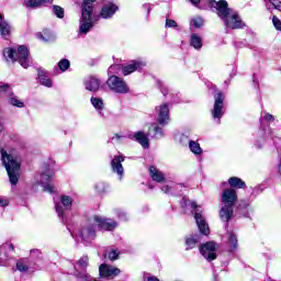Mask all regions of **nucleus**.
I'll return each instance as SVG.
<instances>
[{"label":"nucleus","instance_id":"obj_54","mask_svg":"<svg viewBox=\"0 0 281 281\" xmlns=\"http://www.w3.org/2000/svg\"><path fill=\"white\" fill-rule=\"evenodd\" d=\"M42 1V5L45 3H52L54 0H41Z\"/></svg>","mask_w":281,"mask_h":281},{"label":"nucleus","instance_id":"obj_29","mask_svg":"<svg viewBox=\"0 0 281 281\" xmlns=\"http://www.w3.org/2000/svg\"><path fill=\"white\" fill-rule=\"evenodd\" d=\"M228 184L231 186V188H237V189H243L245 188V181H243V179L238 178V177H232L228 179Z\"/></svg>","mask_w":281,"mask_h":281},{"label":"nucleus","instance_id":"obj_19","mask_svg":"<svg viewBox=\"0 0 281 281\" xmlns=\"http://www.w3.org/2000/svg\"><path fill=\"white\" fill-rule=\"evenodd\" d=\"M10 34H12V25L8 23V21L3 20V15H1L0 19V36L4 38V41H8L10 38Z\"/></svg>","mask_w":281,"mask_h":281},{"label":"nucleus","instance_id":"obj_36","mask_svg":"<svg viewBox=\"0 0 281 281\" xmlns=\"http://www.w3.org/2000/svg\"><path fill=\"white\" fill-rule=\"evenodd\" d=\"M260 122H276V116H273L271 113L269 112H263L261 114V117H260Z\"/></svg>","mask_w":281,"mask_h":281},{"label":"nucleus","instance_id":"obj_35","mask_svg":"<svg viewBox=\"0 0 281 281\" xmlns=\"http://www.w3.org/2000/svg\"><path fill=\"white\" fill-rule=\"evenodd\" d=\"M24 5H26V8H38L43 5V2L42 0H25Z\"/></svg>","mask_w":281,"mask_h":281},{"label":"nucleus","instance_id":"obj_53","mask_svg":"<svg viewBox=\"0 0 281 281\" xmlns=\"http://www.w3.org/2000/svg\"><path fill=\"white\" fill-rule=\"evenodd\" d=\"M190 3H192V5H199V3H201V0H189Z\"/></svg>","mask_w":281,"mask_h":281},{"label":"nucleus","instance_id":"obj_56","mask_svg":"<svg viewBox=\"0 0 281 281\" xmlns=\"http://www.w3.org/2000/svg\"><path fill=\"white\" fill-rule=\"evenodd\" d=\"M176 188H182V186H181V184H178V186H176Z\"/></svg>","mask_w":281,"mask_h":281},{"label":"nucleus","instance_id":"obj_51","mask_svg":"<svg viewBox=\"0 0 281 281\" xmlns=\"http://www.w3.org/2000/svg\"><path fill=\"white\" fill-rule=\"evenodd\" d=\"M117 257H119L117 251L112 250L111 252H109V258L111 260H117Z\"/></svg>","mask_w":281,"mask_h":281},{"label":"nucleus","instance_id":"obj_10","mask_svg":"<svg viewBox=\"0 0 281 281\" xmlns=\"http://www.w3.org/2000/svg\"><path fill=\"white\" fill-rule=\"evenodd\" d=\"M106 85L110 91H113L114 93L126 94L131 91L126 81L115 75L109 77Z\"/></svg>","mask_w":281,"mask_h":281},{"label":"nucleus","instance_id":"obj_24","mask_svg":"<svg viewBox=\"0 0 281 281\" xmlns=\"http://www.w3.org/2000/svg\"><path fill=\"white\" fill-rule=\"evenodd\" d=\"M134 139H136V142H138V144H140V146H143V148L150 147V143L148 142V136H146V134L144 132H136L134 134Z\"/></svg>","mask_w":281,"mask_h":281},{"label":"nucleus","instance_id":"obj_7","mask_svg":"<svg viewBox=\"0 0 281 281\" xmlns=\"http://www.w3.org/2000/svg\"><path fill=\"white\" fill-rule=\"evenodd\" d=\"M56 172L48 165H44L40 171V175L36 176V183L42 186L44 192H48L49 194H54L55 189L54 184H52V179H54Z\"/></svg>","mask_w":281,"mask_h":281},{"label":"nucleus","instance_id":"obj_8","mask_svg":"<svg viewBox=\"0 0 281 281\" xmlns=\"http://www.w3.org/2000/svg\"><path fill=\"white\" fill-rule=\"evenodd\" d=\"M54 203L59 218H61L64 224H67V211L71 210V206L74 205V198L63 194L59 199H55Z\"/></svg>","mask_w":281,"mask_h":281},{"label":"nucleus","instance_id":"obj_50","mask_svg":"<svg viewBox=\"0 0 281 281\" xmlns=\"http://www.w3.org/2000/svg\"><path fill=\"white\" fill-rule=\"evenodd\" d=\"M240 207H249L251 205V200H240Z\"/></svg>","mask_w":281,"mask_h":281},{"label":"nucleus","instance_id":"obj_26","mask_svg":"<svg viewBox=\"0 0 281 281\" xmlns=\"http://www.w3.org/2000/svg\"><path fill=\"white\" fill-rule=\"evenodd\" d=\"M190 45L194 49H201L203 47V38L196 33L191 34Z\"/></svg>","mask_w":281,"mask_h":281},{"label":"nucleus","instance_id":"obj_30","mask_svg":"<svg viewBox=\"0 0 281 281\" xmlns=\"http://www.w3.org/2000/svg\"><path fill=\"white\" fill-rule=\"evenodd\" d=\"M38 80H40L41 85H43V87H47L48 89H50V87H53L52 79L49 77H47V75H45L44 71L38 72Z\"/></svg>","mask_w":281,"mask_h":281},{"label":"nucleus","instance_id":"obj_31","mask_svg":"<svg viewBox=\"0 0 281 281\" xmlns=\"http://www.w3.org/2000/svg\"><path fill=\"white\" fill-rule=\"evenodd\" d=\"M90 102L92 106L95 109V111H98L99 113H102V110L104 109V101H102V99L92 97L90 99Z\"/></svg>","mask_w":281,"mask_h":281},{"label":"nucleus","instance_id":"obj_11","mask_svg":"<svg viewBox=\"0 0 281 281\" xmlns=\"http://www.w3.org/2000/svg\"><path fill=\"white\" fill-rule=\"evenodd\" d=\"M215 102L212 110V117L215 120L217 124H221V117L225 115V111L223 110L225 98L223 97V92H217L215 95Z\"/></svg>","mask_w":281,"mask_h":281},{"label":"nucleus","instance_id":"obj_9","mask_svg":"<svg viewBox=\"0 0 281 281\" xmlns=\"http://www.w3.org/2000/svg\"><path fill=\"white\" fill-rule=\"evenodd\" d=\"M190 205L191 210H193L192 213L194 214L198 228L204 236H207V234H210V225H207L205 216H203V213L201 212V206L198 205L196 202H191Z\"/></svg>","mask_w":281,"mask_h":281},{"label":"nucleus","instance_id":"obj_4","mask_svg":"<svg viewBox=\"0 0 281 281\" xmlns=\"http://www.w3.org/2000/svg\"><path fill=\"white\" fill-rule=\"evenodd\" d=\"M0 154L2 165L8 172L10 183L12 186H16V183H19V178L21 177V164L14 159V156L8 154L4 149H0Z\"/></svg>","mask_w":281,"mask_h":281},{"label":"nucleus","instance_id":"obj_58","mask_svg":"<svg viewBox=\"0 0 281 281\" xmlns=\"http://www.w3.org/2000/svg\"><path fill=\"white\" fill-rule=\"evenodd\" d=\"M148 14H150V9H148Z\"/></svg>","mask_w":281,"mask_h":281},{"label":"nucleus","instance_id":"obj_34","mask_svg":"<svg viewBox=\"0 0 281 281\" xmlns=\"http://www.w3.org/2000/svg\"><path fill=\"white\" fill-rule=\"evenodd\" d=\"M9 104L12 106H18V109H23V106H25V103H23V101L19 100L16 97L10 98Z\"/></svg>","mask_w":281,"mask_h":281},{"label":"nucleus","instance_id":"obj_27","mask_svg":"<svg viewBox=\"0 0 281 281\" xmlns=\"http://www.w3.org/2000/svg\"><path fill=\"white\" fill-rule=\"evenodd\" d=\"M36 38L43 41V43H49V41H54V35L52 34V31L44 30L43 32L36 33Z\"/></svg>","mask_w":281,"mask_h":281},{"label":"nucleus","instance_id":"obj_5","mask_svg":"<svg viewBox=\"0 0 281 281\" xmlns=\"http://www.w3.org/2000/svg\"><path fill=\"white\" fill-rule=\"evenodd\" d=\"M3 56L5 60L19 63L24 69L30 67V50L25 46H19L18 48H4Z\"/></svg>","mask_w":281,"mask_h":281},{"label":"nucleus","instance_id":"obj_14","mask_svg":"<svg viewBox=\"0 0 281 281\" xmlns=\"http://www.w3.org/2000/svg\"><path fill=\"white\" fill-rule=\"evenodd\" d=\"M87 267H89V257L82 256L77 262L75 263V272L74 276L77 280H80L81 276H89L87 273Z\"/></svg>","mask_w":281,"mask_h":281},{"label":"nucleus","instance_id":"obj_2","mask_svg":"<svg viewBox=\"0 0 281 281\" xmlns=\"http://www.w3.org/2000/svg\"><path fill=\"white\" fill-rule=\"evenodd\" d=\"M91 223H93V225L89 224L83 226L79 232L78 236L83 243H89L95 238V225L103 232H113V229L117 227V222L98 215L91 220Z\"/></svg>","mask_w":281,"mask_h":281},{"label":"nucleus","instance_id":"obj_59","mask_svg":"<svg viewBox=\"0 0 281 281\" xmlns=\"http://www.w3.org/2000/svg\"><path fill=\"white\" fill-rule=\"evenodd\" d=\"M0 19H1V13H0Z\"/></svg>","mask_w":281,"mask_h":281},{"label":"nucleus","instance_id":"obj_38","mask_svg":"<svg viewBox=\"0 0 281 281\" xmlns=\"http://www.w3.org/2000/svg\"><path fill=\"white\" fill-rule=\"evenodd\" d=\"M126 139V136L120 135V134H114L113 137L110 138V142L112 144H122Z\"/></svg>","mask_w":281,"mask_h":281},{"label":"nucleus","instance_id":"obj_15","mask_svg":"<svg viewBox=\"0 0 281 281\" xmlns=\"http://www.w3.org/2000/svg\"><path fill=\"white\" fill-rule=\"evenodd\" d=\"M124 159H125L124 156L120 155V156H114V158L111 161L112 172L117 175L120 181L124 179V167L122 166V162L124 161Z\"/></svg>","mask_w":281,"mask_h":281},{"label":"nucleus","instance_id":"obj_23","mask_svg":"<svg viewBox=\"0 0 281 281\" xmlns=\"http://www.w3.org/2000/svg\"><path fill=\"white\" fill-rule=\"evenodd\" d=\"M148 134L151 135L154 139H161V137H164V128H161L159 124L154 123L149 127Z\"/></svg>","mask_w":281,"mask_h":281},{"label":"nucleus","instance_id":"obj_3","mask_svg":"<svg viewBox=\"0 0 281 281\" xmlns=\"http://www.w3.org/2000/svg\"><path fill=\"white\" fill-rule=\"evenodd\" d=\"M222 207L220 210V218L224 223H229V220L234 217V205L238 201V193L235 189H225L222 192Z\"/></svg>","mask_w":281,"mask_h":281},{"label":"nucleus","instance_id":"obj_48","mask_svg":"<svg viewBox=\"0 0 281 281\" xmlns=\"http://www.w3.org/2000/svg\"><path fill=\"white\" fill-rule=\"evenodd\" d=\"M166 27H177V22L175 20L167 19Z\"/></svg>","mask_w":281,"mask_h":281},{"label":"nucleus","instance_id":"obj_46","mask_svg":"<svg viewBox=\"0 0 281 281\" xmlns=\"http://www.w3.org/2000/svg\"><path fill=\"white\" fill-rule=\"evenodd\" d=\"M8 91H10V85L8 83L0 85V93H8Z\"/></svg>","mask_w":281,"mask_h":281},{"label":"nucleus","instance_id":"obj_16","mask_svg":"<svg viewBox=\"0 0 281 281\" xmlns=\"http://www.w3.org/2000/svg\"><path fill=\"white\" fill-rule=\"evenodd\" d=\"M99 273L101 278H115L116 276H120V269L106 263H102L99 267Z\"/></svg>","mask_w":281,"mask_h":281},{"label":"nucleus","instance_id":"obj_49","mask_svg":"<svg viewBox=\"0 0 281 281\" xmlns=\"http://www.w3.org/2000/svg\"><path fill=\"white\" fill-rule=\"evenodd\" d=\"M8 203V198L0 195V207H7Z\"/></svg>","mask_w":281,"mask_h":281},{"label":"nucleus","instance_id":"obj_33","mask_svg":"<svg viewBox=\"0 0 281 281\" xmlns=\"http://www.w3.org/2000/svg\"><path fill=\"white\" fill-rule=\"evenodd\" d=\"M94 190L98 192V194H105V192H109V184L102 181L97 182Z\"/></svg>","mask_w":281,"mask_h":281},{"label":"nucleus","instance_id":"obj_47","mask_svg":"<svg viewBox=\"0 0 281 281\" xmlns=\"http://www.w3.org/2000/svg\"><path fill=\"white\" fill-rule=\"evenodd\" d=\"M161 190L165 192V194H175L172 192V187H169L167 184L162 186Z\"/></svg>","mask_w":281,"mask_h":281},{"label":"nucleus","instance_id":"obj_45","mask_svg":"<svg viewBox=\"0 0 281 281\" xmlns=\"http://www.w3.org/2000/svg\"><path fill=\"white\" fill-rule=\"evenodd\" d=\"M179 142L182 146H187V144H190V138L186 134H181L179 136Z\"/></svg>","mask_w":281,"mask_h":281},{"label":"nucleus","instance_id":"obj_39","mask_svg":"<svg viewBox=\"0 0 281 281\" xmlns=\"http://www.w3.org/2000/svg\"><path fill=\"white\" fill-rule=\"evenodd\" d=\"M70 63L68 59H61L59 63H58V67L60 69V71H67L70 67Z\"/></svg>","mask_w":281,"mask_h":281},{"label":"nucleus","instance_id":"obj_52","mask_svg":"<svg viewBox=\"0 0 281 281\" xmlns=\"http://www.w3.org/2000/svg\"><path fill=\"white\" fill-rule=\"evenodd\" d=\"M115 69H117V66H110L108 69L109 74H114Z\"/></svg>","mask_w":281,"mask_h":281},{"label":"nucleus","instance_id":"obj_40","mask_svg":"<svg viewBox=\"0 0 281 281\" xmlns=\"http://www.w3.org/2000/svg\"><path fill=\"white\" fill-rule=\"evenodd\" d=\"M16 269H18V271H20L21 273H25V272H27L29 271V267H27V265H25V262H23V260H19L18 262H16Z\"/></svg>","mask_w":281,"mask_h":281},{"label":"nucleus","instance_id":"obj_12","mask_svg":"<svg viewBox=\"0 0 281 281\" xmlns=\"http://www.w3.org/2000/svg\"><path fill=\"white\" fill-rule=\"evenodd\" d=\"M157 122L160 126H168L170 122V108L167 103L156 106Z\"/></svg>","mask_w":281,"mask_h":281},{"label":"nucleus","instance_id":"obj_13","mask_svg":"<svg viewBox=\"0 0 281 281\" xmlns=\"http://www.w3.org/2000/svg\"><path fill=\"white\" fill-rule=\"evenodd\" d=\"M200 254L207 260L212 262V260H216V243L209 241L200 246Z\"/></svg>","mask_w":281,"mask_h":281},{"label":"nucleus","instance_id":"obj_20","mask_svg":"<svg viewBox=\"0 0 281 281\" xmlns=\"http://www.w3.org/2000/svg\"><path fill=\"white\" fill-rule=\"evenodd\" d=\"M228 251L234 252L238 249V236L234 231H228V239H227Z\"/></svg>","mask_w":281,"mask_h":281},{"label":"nucleus","instance_id":"obj_22","mask_svg":"<svg viewBox=\"0 0 281 281\" xmlns=\"http://www.w3.org/2000/svg\"><path fill=\"white\" fill-rule=\"evenodd\" d=\"M149 175L153 181H156L157 183H161L166 180V176L164 175V172H161L154 166L149 167Z\"/></svg>","mask_w":281,"mask_h":281},{"label":"nucleus","instance_id":"obj_6","mask_svg":"<svg viewBox=\"0 0 281 281\" xmlns=\"http://www.w3.org/2000/svg\"><path fill=\"white\" fill-rule=\"evenodd\" d=\"M93 3H95V0H83L79 34H87L93 27V21L91 20L93 16Z\"/></svg>","mask_w":281,"mask_h":281},{"label":"nucleus","instance_id":"obj_18","mask_svg":"<svg viewBox=\"0 0 281 281\" xmlns=\"http://www.w3.org/2000/svg\"><path fill=\"white\" fill-rule=\"evenodd\" d=\"M117 10V4L113 2H106L101 9V16L102 19H111Z\"/></svg>","mask_w":281,"mask_h":281},{"label":"nucleus","instance_id":"obj_44","mask_svg":"<svg viewBox=\"0 0 281 281\" xmlns=\"http://www.w3.org/2000/svg\"><path fill=\"white\" fill-rule=\"evenodd\" d=\"M272 24L276 27V30L281 32V20H279L278 16H276V15L272 16Z\"/></svg>","mask_w":281,"mask_h":281},{"label":"nucleus","instance_id":"obj_25","mask_svg":"<svg viewBox=\"0 0 281 281\" xmlns=\"http://www.w3.org/2000/svg\"><path fill=\"white\" fill-rule=\"evenodd\" d=\"M198 243H201V236L199 234L190 235L189 237H187L186 239L187 250L194 249Z\"/></svg>","mask_w":281,"mask_h":281},{"label":"nucleus","instance_id":"obj_43","mask_svg":"<svg viewBox=\"0 0 281 281\" xmlns=\"http://www.w3.org/2000/svg\"><path fill=\"white\" fill-rule=\"evenodd\" d=\"M30 256L31 258H41V256H43V252L41 251V249L33 248L30 250Z\"/></svg>","mask_w":281,"mask_h":281},{"label":"nucleus","instance_id":"obj_37","mask_svg":"<svg viewBox=\"0 0 281 281\" xmlns=\"http://www.w3.org/2000/svg\"><path fill=\"white\" fill-rule=\"evenodd\" d=\"M53 12L58 19H64L65 16V9H63L59 5H54L53 7Z\"/></svg>","mask_w":281,"mask_h":281},{"label":"nucleus","instance_id":"obj_21","mask_svg":"<svg viewBox=\"0 0 281 281\" xmlns=\"http://www.w3.org/2000/svg\"><path fill=\"white\" fill-rule=\"evenodd\" d=\"M87 91H98L100 89V79L97 77H89L85 81Z\"/></svg>","mask_w":281,"mask_h":281},{"label":"nucleus","instance_id":"obj_57","mask_svg":"<svg viewBox=\"0 0 281 281\" xmlns=\"http://www.w3.org/2000/svg\"><path fill=\"white\" fill-rule=\"evenodd\" d=\"M162 95H166V91L162 90Z\"/></svg>","mask_w":281,"mask_h":281},{"label":"nucleus","instance_id":"obj_42","mask_svg":"<svg viewBox=\"0 0 281 281\" xmlns=\"http://www.w3.org/2000/svg\"><path fill=\"white\" fill-rule=\"evenodd\" d=\"M116 216L120 218V221H128V214L124 212L123 210L117 209L116 211Z\"/></svg>","mask_w":281,"mask_h":281},{"label":"nucleus","instance_id":"obj_55","mask_svg":"<svg viewBox=\"0 0 281 281\" xmlns=\"http://www.w3.org/2000/svg\"><path fill=\"white\" fill-rule=\"evenodd\" d=\"M8 247H9V249H10L11 251H14V245H13V244H9Z\"/></svg>","mask_w":281,"mask_h":281},{"label":"nucleus","instance_id":"obj_32","mask_svg":"<svg viewBox=\"0 0 281 281\" xmlns=\"http://www.w3.org/2000/svg\"><path fill=\"white\" fill-rule=\"evenodd\" d=\"M189 148L193 155H203V149L201 148V145L194 140L189 142Z\"/></svg>","mask_w":281,"mask_h":281},{"label":"nucleus","instance_id":"obj_1","mask_svg":"<svg viewBox=\"0 0 281 281\" xmlns=\"http://www.w3.org/2000/svg\"><path fill=\"white\" fill-rule=\"evenodd\" d=\"M211 8L215 10L225 27H229V30H243L247 27V24L244 23L238 11L229 8V4L225 0H211Z\"/></svg>","mask_w":281,"mask_h":281},{"label":"nucleus","instance_id":"obj_28","mask_svg":"<svg viewBox=\"0 0 281 281\" xmlns=\"http://www.w3.org/2000/svg\"><path fill=\"white\" fill-rule=\"evenodd\" d=\"M265 5L269 12L272 10H278V12H281V1L280 0H268L265 1Z\"/></svg>","mask_w":281,"mask_h":281},{"label":"nucleus","instance_id":"obj_41","mask_svg":"<svg viewBox=\"0 0 281 281\" xmlns=\"http://www.w3.org/2000/svg\"><path fill=\"white\" fill-rule=\"evenodd\" d=\"M191 23H192L193 27L199 29V27H203L204 21L202 20V18L196 16L191 20Z\"/></svg>","mask_w":281,"mask_h":281},{"label":"nucleus","instance_id":"obj_17","mask_svg":"<svg viewBox=\"0 0 281 281\" xmlns=\"http://www.w3.org/2000/svg\"><path fill=\"white\" fill-rule=\"evenodd\" d=\"M143 67H146V61H142V60L132 61L127 66L123 67V70H122L123 76H128L134 71L142 69Z\"/></svg>","mask_w":281,"mask_h":281}]
</instances>
